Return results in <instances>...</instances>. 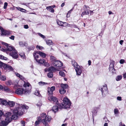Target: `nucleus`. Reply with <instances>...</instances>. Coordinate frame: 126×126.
<instances>
[{
    "label": "nucleus",
    "instance_id": "obj_27",
    "mask_svg": "<svg viewBox=\"0 0 126 126\" xmlns=\"http://www.w3.org/2000/svg\"><path fill=\"white\" fill-rule=\"evenodd\" d=\"M46 9L47 10L53 13L54 12V10L52 9V7L51 6L47 7Z\"/></svg>",
    "mask_w": 126,
    "mask_h": 126
},
{
    "label": "nucleus",
    "instance_id": "obj_42",
    "mask_svg": "<svg viewBox=\"0 0 126 126\" xmlns=\"http://www.w3.org/2000/svg\"><path fill=\"white\" fill-rule=\"evenodd\" d=\"M59 74L60 75L63 77H64L65 76L64 73L62 71H60L59 72Z\"/></svg>",
    "mask_w": 126,
    "mask_h": 126
},
{
    "label": "nucleus",
    "instance_id": "obj_40",
    "mask_svg": "<svg viewBox=\"0 0 126 126\" xmlns=\"http://www.w3.org/2000/svg\"><path fill=\"white\" fill-rule=\"evenodd\" d=\"M36 47L37 49H38L39 50H40L43 49L44 48L43 47H42L38 45H37L36 46Z\"/></svg>",
    "mask_w": 126,
    "mask_h": 126
},
{
    "label": "nucleus",
    "instance_id": "obj_29",
    "mask_svg": "<svg viewBox=\"0 0 126 126\" xmlns=\"http://www.w3.org/2000/svg\"><path fill=\"white\" fill-rule=\"evenodd\" d=\"M50 59L51 62L53 63L56 60V58L55 57L53 56H50Z\"/></svg>",
    "mask_w": 126,
    "mask_h": 126
},
{
    "label": "nucleus",
    "instance_id": "obj_21",
    "mask_svg": "<svg viewBox=\"0 0 126 126\" xmlns=\"http://www.w3.org/2000/svg\"><path fill=\"white\" fill-rule=\"evenodd\" d=\"M58 106L56 105L52 107V110L54 112H56L58 110Z\"/></svg>",
    "mask_w": 126,
    "mask_h": 126
},
{
    "label": "nucleus",
    "instance_id": "obj_22",
    "mask_svg": "<svg viewBox=\"0 0 126 126\" xmlns=\"http://www.w3.org/2000/svg\"><path fill=\"white\" fill-rule=\"evenodd\" d=\"M71 62L72 64L74 67V68H76L78 66H79L74 60H72L71 61Z\"/></svg>",
    "mask_w": 126,
    "mask_h": 126
},
{
    "label": "nucleus",
    "instance_id": "obj_1",
    "mask_svg": "<svg viewBox=\"0 0 126 126\" xmlns=\"http://www.w3.org/2000/svg\"><path fill=\"white\" fill-rule=\"evenodd\" d=\"M28 107L26 105H19L18 108H16L13 110V114L11 115L10 112H8L5 113V119L11 122L12 120H16L18 119V115H21L28 109Z\"/></svg>",
    "mask_w": 126,
    "mask_h": 126
},
{
    "label": "nucleus",
    "instance_id": "obj_46",
    "mask_svg": "<svg viewBox=\"0 0 126 126\" xmlns=\"http://www.w3.org/2000/svg\"><path fill=\"white\" fill-rule=\"evenodd\" d=\"M38 34L41 37H42L44 39L46 37L44 35H42L40 33H38Z\"/></svg>",
    "mask_w": 126,
    "mask_h": 126
},
{
    "label": "nucleus",
    "instance_id": "obj_35",
    "mask_svg": "<svg viewBox=\"0 0 126 126\" xmlns=\"http://www.w3.org/2000/svg\"><path fill=\"white\" fill-rule=\"evenodd\" d=\"M34 94L35 95L37 96H40V94L39 91H38L37 90H36L35 91Z\"/></svg>",
    "mask_w": 126,
    "mask_h": 126
},
{
    "label": "nucleus",
    "instance_id": "obj_2",
    "mask_svg": "<svg viewBox=\"0 0 126 126\" xmlns=\"http://www.w3.org/2000/svg\"><path fill=\"white\" fill-rule=\"evenodd\" d=\"M23 86L25 88H21L16 89L15 93L19 95H22L23 94H29L31 92L32 86L30 83L24 82Z\"/></svg>",
    "mask_w": 126,
    "mask_h": 126
},
{
    "label": "nucleus",
    "instance_id": "obj_10",
    "mask_svg": "<svg viewBox=\"0 0 126 126\" xmlns=\"http://www.w3.org/2000/svg\"><path fill=\"white\" fill-rule=\"evenodd\" d=\"M55 89V87L54 86H53L51 88H48L47 94L49 95H52L53 94V92L54 91Z\"/></svg>",
    "mask_w": 126,
    "mask_h": 126
},
{
    "label": "nucleus",
    "instance_id": "obj_53",
    "mask_svg": "<svg viewBox=\"0 0 126 126\" xmlns=\"http://www.w3.org/2000/svg\"><path fill=\"white\" fill-rule=\"evenodd\" d=\"M36 105L37 106L40 107L42 105V104L41 102H39Z\"/></svg>",
    "mask_w": 126,
    "mask_h": 126
},
{
    "label": "nucleus",
    "instance_id": "obj_9",
    "mask_svg": "<svg viewBox=\"0 0 126 126\" xmlns=\"http://www.w3.org/2000/svg\"><path fill=\"white\" fill-rule=\"evenodd\" d=\"M48 99L49 101H52L56 104H58V101L56 97L52 95L48 97Z\"/></svg>",
    "mask_w": 126,
    "mask_h": 126
},
{
    "label": "nucleus",
    "instance_id": "obj_5",
    "mask_svg": "<svg viewBox=\"0 0 126 126\" xmlns=\"http://www.w3.org/2000/svg\"><path fill=\"white\" fill-rule=\"evenodd\" d=\"M0 32H1L2 35H8L12 34V32L10 31L4 30L1 26H0Z\"/></svg>",
    "mask_w": 126,
    "mask_h": 126
},
{
    "label": "nucleus",
    "instance_id": "obj_41",
    "mask_svg": "<svg viewBox=\"0 0 126 126\" xmlns=\"http://www.w3.org/2000/svg\"><path fill=\"white\" fill-rule=\"evenodd\" d=\"M19 55L22 58H25V56L24 53L23 52L19 54Z\"/></svg>",
    "mask_w": 126,
    "mask_h": 126
},
{
    "label": "nucleus",
    "instance_id": "obj_39",
    "mask_svg": "<svg viewBox=\"0 0 126 126\" xmlns=\"http://www.w3.org/2000/svg\"><path fill=\"white\" fill-rule=\"evenodd\" d=\"M109 69L110 71L112 73H114L115 72V69L114 68V67L109 68Z\"/></svg>",
    "mask_w": 126,
    "mask_h": 126
},
{
    "label": "nucleus",
    "instance_id": "obj_37",
    "mask_svg": "<svg viewBox=\"0 0 126 126\" xmlns=\"http://www.w3.org/2000/svg\"><path fill=\"white\" fill-rule=\"evenodd\" d=\"M47 115H46V113H43L41 115V119L42 118H44Z\"/></svg>",
    "mask_w": 126,
    "mask_h": 126
},
{
    "label": "nucleus",
    "instance_id": "obj_57",
    "mask_svg": "<svg viewBox=\"0 0 126 126\" xmlns=\"http://www.w3.org/2000/svg\"><path fill=\"white\" fill-rule=\"evenodd\" d=\"M119 126H126L124 124H122V122L119 123Z\"/></svg>",
    "mask_w": 126,
    "mask_h": 126
},
{
    "label": "nucleus",
    "instance_id": "obj_8",
    "mask_svg": "<svg viewBox=\"0 0 126 126\" xmlns=\"http://www.w3.org/2000/svg\"><path fill=\"white\" fill-rule=\"evenodd\" d=\"M82 67L81 66H78L77 67L75 68L76 72V75L80 76L82 73Z\"/></svg>",
    "mask_w": 126,
    "mask_h": 126
},
{
    "label": "nucleus",
    "instance_id": "obj_16",
    "mask_svg": "<svg viewBox=\"0 0 126 126\" xmlns=\"http://www.w3.org/2000/svg\"><path fill=\"white\" fill-rule=\"evenodd\" d=\"M11 122L5 119V121H2L1 123V124L3 126H6L9 123Z\"/></svg>",
    "mask_w": 126,
    "mask_h": 126
},
{
    "label": "nucleus",
    "instance_id": "obj_59",
    "mask_svg": "<svg viewBox=\"0 0 126 126\" xmlns=\"http://www.w3.org/2000/svg\"><path fill=\"white\" fill-rule=\"evenodd\" d=\"M15 74L17 77H19V76H20V75L17 73H15Z\"/></svg>",
    "mask_w": 126,
    "mask_h": 126
},
{
    "label": "nucleus",
    "instance_id": "obj_36",
    "mask_svg": "<svg viewBox=\"0 0 126 126\" xmlns=\"http://www.w3.org/2000/svg\"><path fill=\"white\" fill-rule=\"evenodd\" d=\"M0 59L4 60H6L7 59V58L5 57H4L3 55H0Z\"/></svg>",
    "mask_w": 126,
    "mask_h": 126
},
{
    "label": "nucleus",
    "instance_id": "obj_64",
    "mask_svg": "<svg viewBox=\"0 0 126 126\" xmlns=\"http://www.w3.org/2000/svg\"><path fill=\"white\" fill-rule=\"evenodd\" d=\"M123 77L124 78H126V73L123 74Z\"/></svg>",
    "mask_w": 126,
    "mask_h": 126
},
{
    "label": "nucleus",
    "instance_id": "obj_47",
    "mask_svg": "<svg viewBox=\"0 0 126 126\" xmlns=\"http://www.w3.org/2000/svg\"><path fill=\"white\" fill-rule=\"evenodd\" d=\"M25 122L23 121H21V123L22 126H25Z\"/></svg>",
    "mask_w": 126,
    "mask_h": 126
},
{
    "label": "nucleus",
    "instance_id": "obj_44",
    "mask_svg": "<svg viewBox=\"0 0 126 126\" xmlns=\"http://www.w3.org/2000/svg\"><path fill=\"white\" fill-rule=\"evenodd\" d=\"M72 9L68 12L66 16L67 17H69L70 14L71 12H72Z\"/></svg>",
    "mask_w": 126,
    "mask_h": 126
},
{
    "label": "nucleus",
    "instance_id": "obj_38",
    "mask_svg": "<svg viewBox=\"0 0 126 126\" xmlns=\"http://www.w3.org/2000/svg\"><path fill=\"white\" fill-rule=\"evenodd\" d=\"M97 112V111L94 109V110L92 111L93 113V117L94 116H95Z\"/></svg>",
    "mask_w": 126,
    "mask_h": 126
},
{
    "label": "nucleus",
    "instance_id": "obj_50",
    "mask_svg": "<svg viewBox=\"0 0 126 126\" xmlns=\"http://www.w3.org/2000/svg\"><path fill=\"white\" fill-rule=\"evenodd\" d=\"M8 3L6 2H5L4 4V9H6V8L7 6V5Z\"/></svg>",
    "mask_w": 126,
    "mask_h": 126
},
{
    "label": "nucleus",
    "instance_id": "obj_3",
    "mask_svg": "<svg viewBox=\"0 0 126 126\" xmlns=\"http://www.w3.org/2000/svg\"><path fill=\"white\" fill-rule=\"evenodd\" d=\"M62 105V108L67 109L70 108L72 106L71 102L67 97L63 98Z\"/></svg>",
    "mask_w": 126,
    "mask_h": 126
},
{
    "label": "nucleus",
    "instance_id": "obj_61",
    "mask_svg": "<svg viewBox=\"0 0 126 126\" xmlns=\"http://www.w3.org/2000/svg\"><path fill=\"white\" fill-rule=\"evenodd\" d=\"M17 9V10H18L20 11H21V10L22 9V8H20L19 7H16Z\"/></svg>",
    "mask_w": 126,
    "mask_h": 126
},
{
    "label": "nucleus",
    "instance_id": "obj_48",
    "mask_svg": "<svg viewBox=\"0 0 126 126\" xmlns=\"http://www.w3.org/2000/svg\"><path fill=\"white\" fill-rule=\"evenodd\" d=\"M44 64L45 66L47 67H48L50 66V64L47 62L45 63V62L44 63Z\"/></svg>",
    "mask_w": 126,
    "mask_h": 126
},
{
    "label": "nucleus",
    "instance_id": "obj_24",
    "mask_svg": "<svg viewBox=\"0 0 126 126\" xmlns=\"http://www.w3.org/2000/svg\"><path fill=\"white\" fill-rule=\"evenodd\" d=\"M15 103L13 101H9L8 102L7 105H8L10 107H13L15 105Z\"/></svg>",
    "mask_w": 126,
    "mask_h": 126
},
{
    "label": "nucleus",
    "instance_id": "obj_14",
    "mask_svg": "<svg viewBox=\"0 0 126 126\" xmlns=\"http://www.w3.org/2000/svg\"><path fill=\"white\" fill-rule=\"evenodd\" d=\"M45 71L46 72L47 71L52 72L55 71L56 70V69L53 66H51L48 68H45Z\"/></svg>",
    "mask_w": 126,
    "mask_h": 126
},
{
    "label": "nucleus",
    "instance_id": "obj_54",
    "mask_svg": "<svg viewBox=\"0 0 126 126\" xmlns=\"http://www.w3.org/2000/svg\"><path fill=\"white\" fill-rule=\"evenodd\" d=\"M125 62V60L123 59H121L120 61V63L121 64H123Z\"/></svg>",
    "mask_w": 126,
    "mask_h": 126
},
{
    "label": "nucleus",
    "instance_id": "obj_18",
    "mask_svg": "<svg viewBox=\"0 0 126 126\" xmlns=\"http://www.w3.org/2000/svg\"><path fill=\"white\" fill-rule=\"evenodd\" d=\"M57 23L58 25L62 26L65 27L66 26L67 24L66 22H63L60 21H57Z\"/></svg>",
    "mask_w": 126,
    "mask_h": 126
},
{
    "label": "nucleus",
    "instance_id": "obj_19",
    "mask_svg": "<svg viewBox=\"0 0 126 126\" xmlns=\"http://www.w3.org/2000/svg\"><path fill=\"white\" fill-rule=\"evenodd\" d=\"M42 122V119L40 117H38L37 121H36L35 123V125L36 126H38L40 122Z\"/></svg>",
    "mask_w": 126,
    "mask_h": 126
},
{
    "label": "nucleus",
    "instance_id": "obj_49",
    "mask_svg": "<svg viewBox=\"0 0 126 126\" xmlns=\"http://www.w3.org/2000/svg\"><path fill=\"white\" fill-rule=\"evenodd\" d=\"M118 110L117 109H114V113L115 114H117L118 113Z\"/></svg>",
    "mask_w": 126,
    "mask_h": 126
},
{
    "label": "nucleus",
    "instance_id": "obj_26",
    "mask_svg": "<svg viewBox=\"0 0 126 126\" xmlns=\"http://www.w3.org/2000/svg\"><path fill=\"white\" fill-rule=\"evenodd\" d=\"M19 46L21 47H23L27 45V44L25 42L22 41L19 42Z\"/></svg>",
    "mask_w": 126,
    "mask_h": 126
},
{
    "label": "nucleus",
    "instance_id": "obj_7",
    "mask_svg": "<svg viewBox=\"0 0 126 126\" xmlns=\"http://www.w3.org/2000/svg\"><path fill=\"white\" fill-rule=\"evenodd\" d=\"M8 54L15 59L17 58L18 57L17 52L16 50L13 51L12 52H9Z\"/></svg>",
    "mask_w": 126,
    "mask_h": 126
},
{
    "label": "nucleus",
    "instance_id": "obj_28",
    "mask_svg": "<svg viewBox=\"0 0 126 126\" xmlns=\"http://www.w3.org/2000/svg\"><path fill=\"white\" fill-rule=\"evenodd\" d=\"M38 53L39 55L43 58H45L46 56V54L43 52L40 51H38Z\"/></svg>",
    "mask_w": 126,
    "mask_h": 126
},
{
    "label": "nucleus",
    "instance_id": "obj_25",
    "mask_svg": "<svg viewBox=\"0 0 126 126\" xmlns=\"http://www.w3.org/2000/svg\"><path fill=\"white\" fill-rule=\"evenodd\" d=\"M68 86V85L66 84H61V89H64V90L67 88Z\"/></svg>",
    "mask_w": 126,
    "mask_h": 126
},
{
    "label": "nucleus",
    "instance_id": "obj_55",
    "mask_svg": "<svg viewBox=\"0 0 126 126\" xmlns=\"http://www.w3.org/2000/svg\"><path fill=\"white\" fill-rule=\"evenodd\" d=\"M15 36L14 35H12L9 38L11 39L14 40V39Z\"/></svg>",
    "mask_w": 126,
    "mask_h": 126
},
{
    "label": "nucleus",
    "instance_id": "obj_45",
    "mask_svg": "<svg viewBox=\"0 0 126 126\" xmlns=\"http://www.w3.org/2000/svg\"><path fill=\"white\" fill-rule=\"evenodd\" d=\"M100 105H99L97 107H95L94 109L96 110L97 111V110H99L100 109Z\"/></svg>",
    "mask_w": 126,
    "mask_h": 126
},
{
    "label": "nucleus",
    "instance_id": "obj_31",
    "mask_svg": "<svg viewBox=\"0 0 126 126\" xmlns=\"http://www.w3.org/2000/svg\"><path fill=\"white\" fill-rule=\"evenodd\" d=\"M122 77L121 75H119L117 76L116 78V81H118L120 80Z\"/></svg>",
    "mask_w": 126,
    "mask_h": 126
},
{
    "label": "nucleus",
    "instance_id": "obj_23",
    "mask_svg": "<svg viewBox=\"0 0 126 126\" xmlns=\"http://www.w3.org/2000/svg\"><path fill=\"white\" fill-rule=\"evenodd\" d=\"M45 61V60L43 59H41L39 60H36V62L40 64H44Z\"/></svg>",
    "mask_w": 126,
    "mask_h": 126
},
{
    "label": "nucleus",
    "instance_id": "obj_56",
    "mask_svg": "<svg viewBox=\"0 0 126 126\" xmlns=\"http://www.w3.org/2000/svg\"><path fill=\"white\" fill-rule=\"evenodd\" d=\"M117 99L118 100L121 101L122 100L121 97L120 96H118L117 97Z\"/></svg>",
    "mask_w": 126,
    "mask_h": 126
},
{
    "label": "nucleus",
    "instance_id": "obj_6",
    "mask_svg": "<svg viewBox=\"0 0 126 126\" xmlns=\"http://www.w3.org/2000/svg\"><path fill=\"white\" fill-rule=\"evenodd\" d=\"M51 117L48 115H47L42 120V122L44 125L47 124V123L49 122L51 120Z\"/></svg>",
    "mask_w": 126,
    "mask_h": 126
},
{
    "label": "nucleus",
    "instance_id": "obj_20",
    "mask_svg": "<svg viewBox=\"0 0 126 126\" xmlns=\"http://www.w3.org/2000/svg\"><path fill=\"white\" fill-rule=\"evenodd\" d=\"M39 54L38 53V51L35 52L33 54V56L34 57V59L36 61V60H38L37 58H38L39 57Z\"/></svg>",
    "mask_w": 126,
    "mask_h": 126
},
{
    "label": "nucleus",
    "instance_id": "obj_4",
    "mask_svg": "<svg viewBox=\"0 0 126 126\" xmlns=\"http://www.w3.org/2000/svg\"><path fill=\"white\" fill-rule=\"evenodd\" d=\"M1 43L3 45H5V46L7 47L6 50L2 48L1 50L3 52H6L7 51V53H8L9 52H8V51L12 52V51L14 50H15V49L13 47L11 46H8V44H7L5 42H2Z\"/></svg>",
    "mask_w": 126,
    "mask_h": 126
},
{
    "label": "nucleus",
    "instance_id": "obj_13",
    "mask_svg": "<svg viewBox=\"0 0 126 126\" xmlns=\"http://www.w3.org/2000/svg\"><path fill=\"white\" fill-rule=\"evenodd\" d=\"M99 89L101 90L103 94V92L106 91L107 90V85H105L104 86L99 87Z\"/></svg>",
    "mask_w": 126,
    "mask_h": 126
},
{
    "label": "nucleus",
    "instance_id": "obj_63",
    "mask_svg": "<svg viewBox=\"0 0 126 126\" xmlns=\"http://www.w3.org/2000/svg\"><path fill=\"white\" fill-rule=\"evenodd\" d=\"M88 64L89 65H91V62L90 60H89L88 61Z\"/></svg>",
    "mask_w": 126,
    "mask_h": 126
},
{
    "label": "nucleus",
    "instance_id": "obj_30",
    "mask_svg": "<svg viewBox=\"0 0 126 126\" xmlns=\"http://www.w3.org/2000/svg\"><path fill=\"white\" fill-rule=\"evenodd\" d=\"M59 92L61 94H63L66 92V91L64 89L61 88L59 90Z\"/></svg>",
    "mask_w": 126,
    "mask_h": 126
},
{
    "label": "nucleus",
    "instance_id": "obj_32",
    "mask_svg": "<svg viewBox=\"0 0 126 126\" xmlns=\"http://www.w3.org/2000/svg\"><path fill=\"white\" fill-rule=\"evenodd\" d=\"M53 73L52 72H50L47 75V76L50 78H51L53 77Z\"/></svg>",
    "mask_w": 126,
    "mask_h": 126
},
{
    "label": "nucleus",
    "instance_id": "obj_15",
    "mask_svg": "<svg viewBox=\"0 0 126 126\" xmlns=\"http://www.w3.org/2000/svg\"><path fill=\"white\" fill-rule=\"evenodd\" d=\"M4 68L5 69L8 71H10L13 70V68L12 67L7 64L4 65Z\"/></svg>",
    "mask_w": 126,
    "mask_h": 126
},
{
    "label": "nucleus",
    "instance_id": "obj_60",
    "mask_svg": "<svg viewBox=\"0 0 126 126\" xmlns=\"http://www.w3.org/2000/svg\"><path fill=\"white\" fill-rule=\"evenodd\" d=\"M124 41L123 40H121L119 42V43L121 45H122Z\"/></svg>",
    "mask_w": 126,
    "mask_h": 126
},
{
    "label": "nucleus",
    "instance_id": "obj_51",
    "mask_svg": "<svg viewBox=\"0 0 126 126\" xmlns=\"http://www.w3.org/2000/svg\"><path fill=\"white\" fill-rule=\"evenodd\" d=\"M114 64L112 63H111L109 65V68L113 67H114Z\"/></svg>",
    "mask_w": 126,
    "mask_h": 126
},
{
    "label": "nucleus",
    "instance_id": "obj_12",
    "mask_svg": "<svg viewBox=\"0 0 126 126\" xmlns=\"http://www.w3.org/2000/svg\"><path fill=\"white\" fill-rule=\"evenodd\" d=\"M63 63L61 62L59 60H56L54 62V65L57 67H61Z\"/></svg>",
    "mask_w": 126,
    "mask_h": 126
},
{
    "label": "nucleus",
    "instance_id": "obj_17",
    "mask_svg": "<svg viewBox=\"0 0 126 126\" xmlns=\"http://www.w3.org/2000/svg\"><path fill=\"white\" fill-rule=\"evenodd\" d=\"M0 104L3 105H7L8 102L5 99L0 98Z\"/></svg>",
    "mask_w": 126,
    "mask_h": 126
},
{
    "label": "nucleus",
    "instance_id": "obj_52",
    "mask_svg": "<svg viewBox=\"0 0 126 126\" xmlns=\"http://www.w3.org/2000/svg\"><path fill=\"white\" fill-rule=\"evenodd\" d=\"M39 84L40 85L42 86L45 85V83L44 82L41 81L39 82Z\"/></svg>",
    "mask_w": 126,
    "mask_h": 126
},
{
    "label": "nucleus",
    "instance_id": "obj_58",
    "mask_svg": "<svg viewBox=\"0 0 126 126\" xmlns=\"http://www.w3.org/2000/svg\"><path fill=\"white\" fill-rule=\"evenodd\" d=\"M24 28L25 29H27L29 28L28 26V25H24Z\"/></svg>",
    "mask_w": 126,
    "mask_h": 126
},
{
    "label": "nucleus",
    "instance_id": "obj_43",
    "mask_svg": "<svg viewBox=\"0 0 126 126\" xmlns=\"http://www.w3.org/2000/svg\"><path fill=\"white\" fill-rule=\"evenodd\" d=\"M6 84L8 85H11L12 84V83L11 80H9L6 82Z\"/></svg>",
    "mask_w": 126,
    "mask_h": 126
},
{
    "label": "nucleus",
    "instance_id": "obj_62",
    "mask_svg": "<svg viewBox=\"0 0 126 126\" xmlns=\"http://www.w3.org/2000/svg\"><path fill=\"white\" fill-rule=\"evenodd\" d=\"M3 114V112L1 110H0V117Z\"/></svg>",
    "mask_w": 126,
    "mask_h": 126
},
{
    "label": "nucleus",
    "instance_id": "obj_34",
    "mask_svg": "<svg viewBox=\"0 0 126 126\" xmlns=\"http://www.w3.org/2000/svg\"><path fill=\"white\" fill-rule=\"evenodd\" d=\"M0 79L1 80L5 81L6 80V78L5 76H2L0 77Z\"/></svg>",
    "mask_w": 126,
    "mask_h": 126
},
{
    "label": "nucleus",
    "instance_id": "obj_33",
    "mask_svg": "<svg viewBox=\"0 0 126 126\" xmlns=\"http://www.w3.org/2000/svg\"><path fill=\"white\" fill-rule=\"evenodd\" d=\"M47 44L49 45H50L53 44L52 41L51 40H48L46 41Z\"/></svg>",
    "mask_w": 126,
    "mask_h": 126
},
{
    "label": "nucleus",
    "instance_id": "obj_11",
    "mask_svg": "<svg viewBox=\"0 0 126 126\" xmlns=\"http://www.w3.org/2000/svg\"><path fill=\"white\" fill-rule=\"evenodd\" d=\"M87 7L85 5L84 7V11L81 14V16L83 17L84 15H88L89 14V12L87 9Z\"/></svg>",
    "mask_w": 126,
    "mask_h": 126
}]
</instances>
